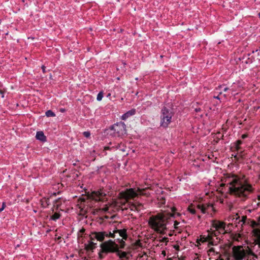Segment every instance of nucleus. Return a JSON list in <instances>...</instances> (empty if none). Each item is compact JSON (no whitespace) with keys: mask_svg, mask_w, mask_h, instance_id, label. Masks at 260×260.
<instances>
[{"mask_svg":"<svg viewBox=\"0 0 260 260\" xmlns=\"http://www.w3.org/2000/svg\"><path fill=\"white\" fill-rule=\"evenodd\" d=\"M36 138L37 140L43 143L47 141V137L45 136L42 131H38L37 132Z\"/></svg>","mask_w":260,"mask_h":260,"instance_id":"16","label":"nucleus"},{"mask_svg":"<svg viewBox=\"0 0 260 260\" xmlns=\"http://www.w3.org/2000/svg\"><path fill=\"white\" fill-rule=\"evenodd\" d=\"M213 228H215L218 233H224L225 223L220 221H214L212 223Z\"/></svg>","mask_w":260,"mask_h":260,"instance_id":"12","label":"nucleus"},{"mask_svg":"<svg viewBox=\"0 0 260 260\" xmlns=\"http://www.w3.org/2000/svg\"><path fill=\"white\" fill-rule=\"evenodd\" d=\"M86 260H88V259H86Z\"/></svg>","mask_w":260,"mask_h":260,"instance_id":"57","label":"nucleus"},{"mask_svg":"<svg viewBox=\"0 0 260 260\" xmlns=\"http://www.w3.org/2000/svg\"><path fill=\"white\" fill-rule=\"evenodd\" d=\"M110 93H109V94H108V96H110Z\"/></svg>","mask_w":260,"mask_h":260,"instance_id":"55","label":"nucleus"},{"mask_svg":"<svg viewBox=\"0 0 260 260\" xmlns=\"http://www.w3.org/2000/svg\"><path fill=\"white\" fill-rule=\"evenodd\" d=\"M241 86L240 83H234L230 87V91L232 94H235V92L240 90Z\"/></svg>","mask_w":260,"mask_h":260,"instance_id":"15","label":"nucleus"},{"mask_svg":"<svg viewBox=\"0 0 260 260\" xmlns=\"http://www.w3.org/2000/svg\"><path fill=\"white\" fill-rule=\"evenodd\" d=\"M259 108L260 107L259 106H258V107H254V109L255 110L257 111L258 109H259Z\"/></svg>","mask_w":260,"mask_h":260,"instance_id":"45","label":"nucleus"},{"mask_svg":"<svg viewBox=\"0 0 260 260\" xmlns=\"http://www.w3.org/2000/svg\"><path fill=\"white\" fill-rule=\"evenodd\" d=\"M247 256H248L249 259L250 260H256L257 258V256L249 249H248V254Z\"/></svg>","mask_w":260,"mask_h":260,"instance_id":"19","label":"nucleus"},{"mask_svg":"<svg viewBox=\"0 0 260 260\" xmlns=\"http://www.w3.org/2000/svg\"><path fill=\"white\" fill-rule=\"evenodd\" d=\"M188 210L190 213L192 214H195L196 213V210L195 209L192 208L191 207H189L188 208Z\"/></svg>","mask_w":260,"mask_h":260,"instance_id":"29","label":"nucleus"},{"mask_svg":"<svg viewBox=\"0 0 260 260\" xmlns=\"http://www.w3.org/2000/svg\"><path fill=\"white\" fill-rule=\"evenodd\" d=\"M55 116V114L54 112H53L52 111H51V110H50V117L51 116V117H54Z\"/></svg>","mask_w":260,"mask_h":260,"instance_id":"40","label":"nucleus"},{"mask_svg":"<svg viewBox=\"0 0 260 260\" xmlns=\"http://www.w3.org/2000/svg\"><path fill=\"white\" fill-rule=\"evenodd\" d=\"M115 253L121 260H128L131 256L128 252L119 250L118 247L117 248Z\"/></svg>","mask_w":260,"mask_h":260,"instance_id":"13","label":"nucleus"},{"mask_svg":"<svg viewBox=\"0 0 260 260\" xmlns=\"http://www.w3.org/2000/svg\"><path fill=\"white\" fill-rule=\"evenodd\" d=\"M110 131L111 135L114 137H121L126 134V125L124 122H117L110 127Z\"/></svg>","mask_w":260,"mask_h":260,"instance_id":"7","label":"nucleus"},{"mask_svg":"<svg viewBox=\"0 0 260 260\" xmlns=\"http://www.w3.org/2000/svg\"><path fill=\"white\" fill-rule=\"evenodd\" d=\"M48 199H49V198H47V199H45V202H46V203H45V205H44L43 202L42 203V205L44 207L48 206L49 205V203H48Z\"/></svg>","mask_w":260,"mask_h":260,"instance_id":"34","label":"nucleus"},{"mask_svg":"<svg viewBox=\"0 0 260 260\" xmlns=\"http://www.w3.org/2000/svg\"><path fill=\"white\" fill-rule=\"evenodd\" d=\"M170 210V211L162 210L161 213L149 218V225L155 232L161 234H165L168 229L177 228L179 222L174 219L180 216V214L176 212V209L174 207H171Z\"/></svg>","mask_w":260,"mask_h":260,"instance_id":"1","label":"nucleus"},{"mask_svg":"<svg viewBox=\"0 0 260 260\" xmlns=\"http://www.w3.org/2000/svg\"><path fill=\"white\" fill-rule=\"evenodd\" d=\"M254 236L256 238L255 242L256 244L260 247V230H254Z\"/></svg>","mask_w":260,"mask_h":260,"instance_id":"21","label":"nucleus"},{"mask_svg":"<svg viewBox=\"0 0 260 260\" xmlns=\"http://www.w3.org/2000/svg\"><path fill=\"white\" fill-rule=\"evenodd\" d=\"M217 93H218V95H214V96H213V98H214V99H218V100H220V98H219V95H221V94H222V91H219V92H217Z\"/></svg>","mask_w":260,"mask_h":260,"instance_id":"30","label":"nucleus"},{"mask_svg":"<svg viewBox=\"0 0 260 260\" xmlns=\"http://www.w3.org/2000/svg\"><path fill=\"white\" fill-rule=\"evenodd\" d=\"M162 254H164V255H165V254H165V251H162Z\"/></svg>","mask_w":260,"mask_h":260,"instance_id":"53","label":"nucleus"},{"mask_svg":"<svg viewBox=\"0 0 260 260\" xmlns=\"http://www.w3.org/2000/svg\"><path fill=\"white\" fill-rule=\"evenodd\" d=\"M137 211H140L141 210L144 209L143 205L138 202H136Z\"/></svg>","mask_w":260,"mask_h":260,"instance_id":"23","label":"nucleus"},{"mask_svg":"<svg viewBox=\"0 0 260 260\" xmlns=\"http://www.w3.org/2000/svg\"><path fill=\"white\" fill-rule=\"evenodd\" d=\"M220 186L223 191L244 199L253 190L244 176L234 174H229L225 178V183L221 184Z\"/></svg>","mask_w":260,"mask_h":260,"instance_id":"2","label":"nucleus"},{"mask_svg":"<svg viewBox=\"0 0 260 260\" xmlns=\"http://www.w3.org/2000/svg\"><path fill=\"white\" fill-rule=\"evenodd\" d=\"M149 189L148 188H143V189H141V188H138L136 191V192L137 193H138V194H140V195H142V196H149L150 195V192H149L148 191Z\"/></svg>","mask_w":260,"mask_h":260,"instance_id":"17","label":"nucleus"},{"mask_svg":"<svg viewBox=\"0 0 260 260\" xmlns=\"http://www.w3.org/2000/svg\"><path fill=\"white\" fill-rule=\"evenodd\" d=\"M115 233H118L120 237H121L123 239L126 240L127 235L126 234V230L123 229L121 230H117Z\"/></svg>","mask_w":260,"mask_h":260,"instance_id":"20","label":"nucleus"},{"mask_svg":"<svg viewBox=\"0 0 260 260\" xmlns=\"http://www.w3.org/2000/svg\"><path fill=\"white\" fill-rule=\"evenodd\" d=\"M257 200H258V201H260V196H258L257 197Z\"/></svg>","mask_w":260,"mask_h":260,"instance_id":"50","label":"nucleus"},{"mask_svg":"<svg viewBox=\"0 0 260 260\" xmlns=\"http://www.w3.org/2000/svg\"><path fill=\"white\" fill-rule=\"evenodd\" d=\"M103 98V93L102 91H101L98 94L96 100L98 101H100L102 100Z\"/></svg>","mask_w":260,"mask_h":260,"instance_id":"27","label":"nucleus"},{"mask_svg":"<svg viewBox=\"0 0 260 260\" xmlns=\"http://www.w3.org/2000/svg\"><path fill=\"white\" fill-rule=\"evenodd\" d=\"M42 71L43 73H45L46 71H45V68L46 67L44 66H42Z\"/></svg>","mask_w":260,"mask_h":260,"instance_id":"43","label":"nucleus"},{"mask_svg":"<svg viewBox=\"0 0 260 260\" xmlns=\"http://www.w3.org/2000/svg\"><path fill=\"white\" fill-rule=\"evenodd\" d=\"M119 244H120V247L121 248H124V246H125V242L123 241V239H122L121 240H119Z\"/></svg>","mask_w":260,"mask_h":260,"instance_id":"28","label":"nucleus"},{"mask_svg":"<svg viewBox=\"0 0 260 260\" xmlns=\"http://www.w3.org/2000/svg\"><path fill=\"white\" fill-rule=\"evenodd\" d=\"M103 253H104V252H102V249L101 248V250H100V252H99V256H100V257L101 258H103V257H104V256H103Z\"/></svg>","mask_w":260,"mask_h":260,"instance_id":"38","label":"nucleus"},{"mask_svg":"<svg viewBox=\"0 0 260 260\" xmlns=\"http://www.w3.org/2000/svg\"><path fill=\"white\" fill-rule=\"evenodd\" d=\"M228 90H230V88H229V87H225L223 88V91L224 92H226L228 91Z\"/></svg>","mask_w":260,"mask_h":260,"instance_id":"39","label":"nucleus"},{"mask_svg":"<svg viewBox=\"0 0 260 260\" xmlns=\"http://www.w3.org/2000/svg\"><path fill=\"white\" fill-rule=\"evenodd\" d=\"M53 234H54V236L55 240H59V239H60L61 237L60 236L57 237V235L55 234L54 232H53Z\"/></svg>","mask_w":260,"mask_h":260,"instance_id":"35","label":"nucleus"},{"mask_svg":"<svg viewBox=\"0 0 260 260\" xmlns=\"http://www.w3.org/2000/svg\"><path fill=\"white\" fill-rule=\"evenodd\" d=\"M210 244H211V245L213 244L212 242H210Z\"/></svg>","mask_w":260,"mask_h":260,"instance_id":"56","label":"nucleus"},{"mask_svg":"<svg viewBox=\"0 0 260 260\" xmlns=\"http://www.w3.org/2000/svg\"><path fill=\"white\" fill-rule=\"evenodd\" d=\"M89 199H91L96 202H104L107 200V194L103 190L94 191L88 197L80 198V204L79 208L81 209L82 214H85L88 212V210L91 208V204Z\"/></svg>","mask_w":260,"mask_h":260,"instance_id":"3","label":"nucleus"},{"mask_svg":"<svg viewBox=\"0 0 260 260\" xmlns=\"http://www.w3.org/2000/svg\"><path fill=\"white\" fill-rule=\"evenodd\" d=\"M158 204L159 207H161L162 205L165 204L166 200L164 198L161 197L159 199L158 198Z\"/></svg>","mask_w":260,"mask_h":260,"instance_id":"24","label":"nucleus"},{"mask_svg":"<svg viewBox=\"0 0 260 260\" xmlns=\"http://www.w3.org/2000/svg\"><path fill=\"white\" fill-rule=\"evenodd\" d=\"M259 17L260 18V12L258 14Z\"/></svg>","mask_w":260,"mask_h":260,"instance_id":"54","label":"nucleus"},{"mask_svg":"<svg viewBox=\"0 0 260 260\" xmlns=\"http://www.w3.org/2000/svg\"><path fill=\"white\" fill-rule=\"evenodd\" d=\"M246 219L247 217L246 216H243L242 218L240 219L238 214H236L233 217L232 221L235 224H239L242 226L245 223Z\"/></svg>","mask_w":260,"mask_h":260,"instance_id":"14","label":"nucleus"},{"mask_svg":"<svg viewBox=\"0 0 260 260\" xmlns=\"http://www.w3.org/2000/svg\"><path fill=\"white\" fill-rule=\"evenodd\" d=\"M109 146H105L104 147V151H106L107 150H112L113 149H120V150L124 152L125 151V147L124 144L122 143H118L117 144L113 145L111 142L109 143Z\"/></svg>","mask_w":260,"mask_h":260,"instance_id":"11","label":"nucleus"},{"mask_svg":"<svg viewBox=\"0 0 260 260\" xmlns=\"http://www.w3.org/2000/svg\"><path fill=\"white\" fill-rule=\"evenodd\" d=\"M160 241L162 242H167L168 241V238L164 237Z\"/></svg>","mask_w":260,"mask_h":260,"instance_id":"36","label":"nucleus"},{"mask_svg":"<svg viewBox=\"0 0 260 260\" xmlns=\"http://www.w3.org/2000/svg\"><path fill=\"white\" fill-rule=\"evenodd\" d=\"M247 137H248V135L247 134H243L242 135L241 138L243 139H244L246 138Z\"/></svg>","mask_w":260,"mask_h":260,"instance_id":"42","label":"nucleus"},{"mask_svg":"<svg viewBox=\"0 0 260 260\" xmlns=\"http://www.w3.org/2000/svg\"><path fill=\"white\" fill-rule=\"evenodd\" d=\"M210 251H214V249L213 248H211L210 250Z\"/></svg>","mask_w":260,"mask_h":260,"instance_id":"49","label":"nucleus"},{"mask_svg":"<svg viewBox=\"0 0 260 260\" xmlns=\"http://www.w3.org/2000/svg\"><path fill=\"white\" fill-rule=\"evenodd\" d=\"M232 253L235 260H244L247 255L248 249H243L242 246H235L232 248Z\"/></svg>","mask_w":260,"mask_h":260,"instance_id":"9","label":"nucleus"},{"mask_svg":"<svg viewBox=\"0 0 260 260\" xmlns=\"http://www.w3.org/2000/svg\"><path fill=\"white\" fill-rule=\"evenodd\" d=\"M174 112L171 108L163 107L161 109L160 115V126L163 128H167L172 122Z\"/></svg>","mask_w":260,"mask_h":260,"instance_id":"5","label":"nucleus"},{"mask_svg":"<svg viewBox=\"0 0 260 260\" xmlns=\"http://www.w3.org/2000/svg\"><path fill=\"white\" fill-rule=\"evenodd\" d=\"M45 115L47 117H49V110L45 112Z\"/></svg>","mask_w":260,"mask_h":260,"instance_id":"44","label":"nucleus"},{"mask_svg":"<svg viewBox=\"0 0 260 260\" xmlns=\"http://www.w3.org/2000/svg\"><path fill=\"white\" fill-rule=\"evenodd\" d=\"M223 95V96H224L225 98L226 97V94H224Z\"/></svg>","mask_w":260,"mask_h":260,"instance_id":"52","label":"nucleus"},{"mask_svg":"<svg viewBox=\"0 0 260 260\" xmlns=\"http://www.w3.org/2000/svg\"><path fill=\"white\" fill-rule=\"evenodd\" d=\"M6 207V203L3 202L2 207L0 208L1 212L4 210V209Z\"/></svg>","mask_w":260,"mask_h":260,"instance_id":"33","label":"nucleus"},{"mask_svg":"<svg viewBox=\"0 0 260 260\" xmlns=\"http://www.w3.org/2000/svg\"><path fill=\"white\" fill-rule=\"evenodd\" d=\"M84 231H85V230H84V229H82V230L80 231V232H81V233H83V232H84Z\"/></svg>","mask_w":260,"mask_h":260,"instance_id":"48","label":"nucleus"},{"mask_svg":"<svg viewBox=\"0 0 260 260\" xmlns=\"http://www.w3.org/2000/svg\"><path fill=\"white\" fill-rule=\"evenodd\" d=\"M96 243H94L92 241H90L89 243V246L90 247V248L93 249L95 247Z\"/></svg>","mask_w":260,"mask_h":260,"instance_id":"32","label":"nucleus"},{"mask_svg":"<svg viewBox=\"0 0 260 260\" xmlns=\"http://www.w3.org/2000/svg\"><path fill=\"white\" fill-rule=\"evenodd\" d=\"M46 232V233H49V229L47 230Z\"/></svg>","mask_w":260,"mask_h":260,"instance_id":"51","label":"nucleus"},{"mask_svg":"<svg viewBox=\"0 0 260 260\" xmlns=\"http://www.w3.org/2000/svg\"><path fill=\"white\" fill-rule=\"evenodd\" d=\"M253 226H260V216L257 218V221H253Z\"/></svg>","mask_w":260,"mask_h":260,"instance_id":"26","label":"nucleus"},{"mask_svg":"<svg viewBox=\"0 0 260 260\" xmlns=\"http://www.w3.org/2000/svg\"><path fill=\"white\" fill-rule=\"evenodd\" d=\"M198 209H200L203 213H205L206 212V207L204 205H199L198 206Z\"/></svg>","mask_w":260,"mask_h":260,"instance_id":"25","label":"nucleus"},{"mask_svg":"<svg viewBox=\"0 0 260 260\" xmlns=\"http://www.w3.org/2000/svg\"><path fill=\"white\" fill-rule=\"evenodd\" d=\"M118 247V245L111 240L105 241L102 243L100 245L102 252H104L105 254L115 252Z\"/></svg>","mask_w":260,"mask_h":260,"instance_id":"8","label":"nucleus"},{"mask_svg":"<svg viewBox=\"0 0 260 260\" xmlns=\"http://www.w3.org/2000/svg\"><path fill=\"white\" fill-rule=\"evenodd\" d=\"M136 110L135 109H131V110L127 111L125 113L122 115L121 116V119L122 120H126L128 117L131 116H133L136 114Z\"/></svg>","mask_w":260,"mask_h":260,"instance_id":"18","label":"nucleus"},{"mask_svg":"<svg viewBox=\"0 0 260 260\" xmlns=\"http://www.w3.org/2000/svg\"><path fill=\"white\" fill-rule=\"evenodd\" d=\"M55 196V192L51 193V194L50 196V199H51L52 202H53V207L51 208L52 215L51 216L50 215V219H52L54 221H56L57 219L59 218L60 216V214L58 211V210L59 206L62 203V199H61V198L59 197L56 199H54Z\"/></svg>","mask_w":260,"mask_h":260,"instance_id":"6","label":"nucleus"},{"mask_svg":"<svg viewBox=\"0 0 260 260\" xmlns=\"http://www.w3.org/2000/svg\"><path fill=\"white\" fill-rule=\"evenodd\" d=\"M119 195L121 199L124 200V203L121 204L122 208L124 206V209H129L131 211H137L136 202H128L129 200L134 199L138 196V193L134 188L126 189L120 192Z\"/></svg>","mask_w":260,"mask_h":260,"instance_id":"4","label":"nucleus"},{"mask_svg":"<svg viewBox=\"0 0 260 260\" xmlns=\"http://www.w3.org/2000/svg\"><path fill=\"white\" fill-rule=\"evenodd\" d=\"M83 136L86 138H88L90 136V133L89 132H84L83 133Z\"/></svg>","mask_w":260,"mask_h":260,"instance_id":"31","label":"nucleus"},{"mask_svg":"<svg viewBox=\"0 0 260 260\" xmlns=\"http://www.w3.org/2000/svg\"><path fill=\"white\" fill-rule=\"evenodd\" d=\"M0 94L2 96V98H4V94H5V91H3V90L2 89H0Z\"/></svg>","mask_w":260,"mask_h":260,"instance_id":"37","label":"nucleus"},{"mask_svg":"<svg viewBox=\"0 0 260 260\" xmlns=\"http://www.w3.org/2000/svg\"><path fill=\"white\" fill-rule=\"evenodd\" d=\"M200 110H201L200 108H198V109L197 108V109H196V112H199V111H200Z\"/></svg>","mask_w":260,"mask_h":260,"instance_id":"46","label":"nucleus"},{"mask_svg":"<svg viewBox=\"0 0 260 260\" xmlns=\"http://www.w3.org/2000/svg\"><path fill=\"white\" fill-rule=\"evenodd\" d=\"M114 237L115 233L108 231H100L92 232L90 238L91 240L95 239L98 241L103 242L106 238Z\"/></svg>","mask_w":260,"mask_h":260,"instance_id":"10","label":"nucleus"},{"mask_svg":"<svg viewBox=\"0 0 260 260\" xmlns=\"http://www.w3.org/2000/svg\"><path fill=\"white\" fill-rule=\"evenodd\" d=\"M224 87V85H220L219 86H218V87H216V90H218L219 89H220L221 88H222L223 87Z\"/></svg>","mask_w":260,"mask_h":260,"instance_id":"41","label":"nucleus"},{"mask_svg":"<svg viewBox=\"0 0 260 260\" xmlns=\"http://www.w3.org/2000/svg\"><path fill=\"white\" fill-rule=\"evenodd\" d=\"M244 260H250V259H249L248 256H246V257Z\"/></svg>","mask_w":260,"mask_h":260,"instance_id":"47","label":"nucleus"},{"mask_svg":"<svg viewBox=\"0 0 260 260\" xmlns=\"http://www.w3.org/2000/svg\"><path fill=\"white\" fill-rule=\"evenodd\" d=\"M242 144V141L241 140H238L236 141V142L235 143V149L237 151H240L241 149L240 145Z\"/></svg>","mask_w":260,"mask_h":260,"instance_id":"22","label":"nucleus"}]
</instances>
